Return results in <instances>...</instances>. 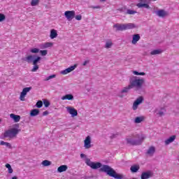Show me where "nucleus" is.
Segmentation results:
<instances>
[{"label": "nucleus", "mask_w": 179, "mask_h": 179, "mask_svg": "<svg viewBox=\"0 0 179 179\" xmlns=\"http://www.w3.org/2000/svg\"><path fill=\"white\" fill-rule=\"evenodd\" d=\"M41 164L44 166V167H48V166H51V161H48L47 159L43 160L41 163Z\"/></svg>", "instance_id": "a878e982"}, {"label": "nucleus", "mask_w": 179, "mask_h": 179, "mask_svg": "<svg viewBox=\"0 0 179 179\" xmlns=\"http://www.w3.org/2000/svg\"><path fill=\"white\" fill-rule=\"evenodd\" d=\"M138 106L139 105L136 102H134L132 107L133 110H138Z\"/></svg>", "instance_id": "37998d69"}, {"label": "nucleus", "mask_w": 179, "mask_h": 179, "mask_svg": "<svg viewBox=\"0 0 179 179\" xmlns=\"http://www.w3.org/2000/svg\"><path fill=\"white\" fill-rule=\"evenodd\" d=\"M137 7L138 8H145V9H150V6L148 3H138L136 5Z\"/></svg>", "instance_id": "5701e85b"}, {"label": "nucleus", "mask_w": 179, "mask_h": 179, "mask_svg": "<svg viewBox=\"0 0 179 179\" xmlns=\"http://www.w3.org/2000/svg\"><path fill=\"white\" fill-rule=\"evenodd\" d=\"M145 75H146V73H145V72H140V73H139V76H145Z\"/></svg>", "instance_id": "5fc2aeb1"}, {"label": "nucleus", "mask_w": 179, "mask_h": 179, "mask_svg": "<svg viewBox=\"0 0 179 179\" xmlns=\"http://www.w3.org/2000/svg\"><path fill=\"white\" fill-rule=\"evenodd\" d=\"M8 173L9 174H12V173H13V169L11 168L8 169Z\"/></svg>", "instance_id": "864d4df0"}, {"label": "nucleus", "mask_w": 179, "mask_h": 179, "mask_svg": "<svg viewBox=\"0 0 179 179\" xmlns=\"http://www.w3.org/2000/svg\"><path fill=\"white\" fill-rule=\"evenodd\" d=\"M22 61H24L28 64L32 63L33 65H37V64H38V62L41 61V57L36 55H30L26 57L22 58Z\"/></svg>", "instance_id": "20e7f679"}, {"label": "nucleus", "mask_w": 179, "mask_h": 179, "mask_svg": "<svg viewBox=\"0 0 179 179\" xmlns=\"http://www.w3.org/2000/svg\"><path fill=\"white\" fill-rule=\"evenodd\" d=\"M133 73H134V75H136L137 76H139L140 72H138V71H133Z\"/></svg>", "instance_id": "3c124183"}, {"label": "nucleus", "mask_w": 179, "mask_h": 179, "mask_svg": "<svg viewBox=\"0 0 179 179\" xmlns=\"http://www.w3.org/2000/svg\"><path fill=\"white\" fill-rule=\"evenodd\" d=\"M76 13H75V10H67L64 13V16L69 20V22H71L72 19H74Z\"/></svg>", "instance_id": "0eeeda50"}, {"label": "nucleus", "mask_w": 179, "mask_h": 179, "mask_svg": "<svg viewBox=\"0 0 179 179\" xmlns=\"http://www.w3.org/2000/svg\"><path fill=\"white\" fill-rule=\"evenodd\" d=\"M140 169H141V166H139V164H134L130 167V171L131 173H138Z\"/></svg>", "instance_id": "4468645a"}, {"label": "nucleus", "mask_w": 179, "mask_h": 179, "mask_svg": "<svg viewBox=\"0 0 179 179\" xmlns=\"http://www.w3.org/2000/svg\"><path fill=\"white\" fill-rule=\"evenodd\" d=\"M85 163L87 166H89L93 170H97L99 169L101 173H106L109 177H113L115 179H122L124 176L122 175L117 173L114 169L108 165H103L101 162H93L90 161V159L87 158Z\"/></svg>", "instance_id": "f257e3e1"}, {"label": "nucleus", "mask_w": 179, "mask_h": 179, "mask_svg": "<svg viewBox=\"0 0 179 179\" xmlns=\"http://www.w3.org/2000/svg\"><path fill=\"white\" fill-rule=\"evenodd\" d=\"M155 13L157 16H159V17H166L167 15H169L166 10L161 9L155 11Z\"/></svg>", "instance_id": "f8f14e48"}, {"label": "nucleus", "mask_w": 179, "mask_h": 179, "mask_svg": "<svg viewBox=\"0 0 179 179\" xmlns=\"http://www.w3.org/2000/svg\"><path fill=\"white\" fill-rule=\"evenodd\" d=\"M38 4V0H32L31 1V6H36Z\"/></svg>", "instance_id": "ea45409f"}, {"label": "nucleus", "mask_w": 179, "mask_h": 179, "mask_svg": "<svg viewBox=\"0 0 179 179\" xmlns=\"http://www.w3.org/2000/svg\"><path fill=\"white\" fill-rule=\"evenodd\" d=\"M30 52L32 54H38V52H40V49L34 48L30 50Z\"/></svg>", "instance_id": "72a5a7b5"}, {"label": "nucleus", "mask_w": 179, "mask_h": 179, "mask_svg": "<svg viewBox=\"0 0 179 179\" xmlns=\"http://www.w3.org/2000/svg\"><path fill=\"white\" fill-rule=\"evenodd\" d=\"M157 115H159V117H163V115H164V112L160 110L157 113Z\"/></svg>", "instance_id": "49530a36"}, {"label": "nucleus", "mask_w": 179, "mask_h": 179, "mask_svg": "<svg viewBox=\"0 0 179 179\" xmlns=\"http://www.w3.org/2000/svg\"><path fill=\"white\" fill-rule=\"evenodd\" d=\"M48 114H50V113L48 110H45L43 113V116L48 115Z\"/></svg>", "instance_id": "603ef678"}, {"label": "nucleus", "mask_w": 179, "mask_h": 179, "mask_svg": "<svg viewBox=\"0 0 179 179\" xmlns=\"http://www.w3.org/2000/svg\"><path fill=\"white\" fill-rule=\"evenodd\" d=\"M150 1H156V0H150Z\"/></svg>", "instance_id": "e2e57ef3"}, {"label": "nucleus", "mask_w": 179, "mask_h": 179, "mask_svg": "<svg viewBox=\"0 0 179 179\" xmlns=\"http://www.w3.org/2000/svg\"><path fill=\"white\" fill-rule=\"evenodd\" d=\"M117 136H118V133H116L115 134H112L110 136V139H115V138H117Z\"/></svg>", "instance_id": "c03bdc74"}, {"label": "nucleus", "mask_w": 179, "mask_h": 179, "mask_svg": "<svg viewBox=\"0 0 179 179\" xmlns=\"http://www.w3.org/2000/svg\"><path fill=\"white\" fill-rule=\"evenodd\" d=\"M38 65L37 64H34V66L31 69V72H37V71H38Z\"/></svg>", "instance_id": "e433bc0d"}, {"label": "nucleus", "mask_w": 179, "mask_h": 179, "mask_svg": "<svg viewBox=\"0 0 179 179\" xmlns=\"http://www.w3.org/2000/svg\"><path fill=\"white\" fill-rule=\"evenodd\" d=\"M44 106L47 108L48 107H50V104H51L48 100L45 99L43 101Z\"/></svg>", "instance_id": "58836bf2"}, {"label": "nucleus", "mask_w": 179, "mask_h": 179, "mask_svg": "<svg viewBox=\"0 0 179 179\" xmlns=\"http://www.w3.org/2000/svg\"><path fill=\"white\" fill-rule=\"evenodd\" d=\"M132 89V87L130 85V84L127 86L124 87L122 90H121V93L122 94H124V93H129V90Z\"/></svg>", "instance_id": "b1692460"}, {"label": "nucleus", "mask_w": 179, "mask_h": 179, "mask_svg": "<svg viewBox=\"0 0 179 179\" xmlns=\"http://www.w3.org/2000/svg\"><path fill=\"white\" fill-rule=\"evenodd\" d=\"M20 129L13 128L11 129L5 131L3 136L4 138H15L19 132H20Z\"/></svg>", "instance_id": "39448f33"}, {"label": "nucleus", "mask_w": 179, "mask_h": 179, "mask_svg": "<svg viewBox=\"0 0 179 179\" xmlns=\"http://www.w3.org/2000/svg\"><path fill=\"white\" fill-rule=\"evenodd\" d=\"M134 138L136 139L126 138L127 143H128V145H131V146H140V145L143 143V141L146 139V136H145L143 134H136L134 136Z\"/></svg>", "instance_id": "7ed1b4c3"}, {"label": "nucleus", "mask_w": 179, "mask_h": 179, "mask_svg": "<svg viewBox=\"0 0 179 179\" xmlns=\"http://www.w3.org/2000/svg\"><path fill=\"white\" fill-rule=\"evenodd\" d=\"M143 101V96H139L134 102L139 106V104H142Z\"/></svg>", "instance_id": "7c9ffc66"}, {"label": "nucleus", "mask_w": 179, "mask_h": 179, "mask_svg": "<svg viewBox=\"0 0 179 179\" xmlns=\"http://www.w3.org/2000/svg\"><path fill=\"white\" fill-rule=\"evenodd\" d=\"M144 118L143 117H136L134 120L135 124H141L142 121H143Z\"/></svg>", "instance_id": "bb28decb"}, {"label": "nucleus", "mask_w": 179, "mask_h": 179, "mask_svg": "<svg viewBox=\"0 0 179 179\" xmlns=\"http://www.w3.org/2000/svg\"><path fill=\"white\" fill-rule=\"evenodd\" d=\"M82 178H83V179H90V178H93V176H83Z\"/></svg>", "instance_id": "de8ad7c7"}, {"label": "nucleus", "mask_w": 179, "mask_h": 179, "mask_svg": "<svg viewBox=\"0 0 179 179\" xmlns=\"http://www.w3.org/2000/svg\"><path fill=\"white\" fill-rule=\"evenodd\" d=\"M76 66H78L76 64H74L73 66H71L70 67L66 69L65 70L62 71H61L62 75H67V73H71V72L76 69Z\"/></svg>", "instance_id": "9d476101"}, {"label": "nucleus", "mask_w": 179, "mask_h": 179, "mask_svg": "<svg viewBox=\"0 0 179 179\" xmlns=\"http://www.w3.org/2000/svg\"><path fill=\"white\" fill-rule=\"evenodd\" d=\"M56 77H57V75L52 74V75L49 76L48 77H47V78L45 79V81L50 80V79H54V78H56Z\"/></svg>", "instance_id": "4c0bfd02"}, {"label": "nucleus", "mask_w": 179, "mask_h": 179, "mask_svg": "<svg viewBox=\"0 0 179 179\" xmlns=\"http://www.w3.org/2000/svg\"><path fill=\"white\" fill-rule=\"evenodd\" d=\"M129 83L132 89L135 87L136 90H141L143 87V83H145V79L140 78L138 76H133L130 78Z\"/></svg>", "instance_id": "f03ea898"}, {"label": "nucleus", "mask_w": 179, "mask_h": 179, "mask_svg": "<svg viewBox=\"0 0 179 179\" xmlns=\"http://www.w3.org/2000/svg\"><path fill=\"white\" fill-rule=\"evenodd\" d=\"M80 157H81V159H85V158H86V155H85V154H80Z\"/></svg>", "instance_id": "6e6d98bb"}, {"label": "nucleus", "mask_w": 179, "mask_h": 179, "mask_svg": "<svg viewBox=\"0 0 179 179\" xmlns=\"http://www.w3.org/2000/svg\"><path fill=\"white\" fill-rule=\"evenodd\" d=\"M68 170L67 165H61L57 168V173H64V171H66Z\"/></svg>", "instance_id": "a211bd4d"}, {"label": "nucleus", "mask_w": 179, "mask_h": 179, "mask_svg": "<svg viewBox=\"0 0 179 179\" xmlns=\"http://www.w3.org/2000/svg\"><path fill=\"white\" fill-rule=\"evenodd\" d=\"M120 97H124V96L121 95Z\"/></svg>", "instance_id": "680f3d73"}, {"label": "nucleus", "mask_w": 179, "mask_h": 179, "mask_svg": "<svg viewBox=\"0 0 179 179\" xmlns=\"http://www.w3.org/2000/svg\"><path fill=\"white\" fill-rule=\"evenodd\" d=\"M31 89H33V87H28L22 90V92L20 93V100H21V101H24L26 100L24 97H26V96L27 95V93H29V92H30Z\"/></svg>", "instance_id": "423d86ee"}, {"label": "nucleus", "mask_w": 179, "mask_h": 179, "mask_svg": "<svg viewBox=\"0 0 179 179\" xmlns=\"http://www.w3.org/2000/svg\"><path fill=\"white\" fill-rule=\"evenodd\" d=\"M6 169H10L12 166H10V164H6Z\"/></svg>", "instance_id": "4d7b16f0"}, {"label": "nucleus", "mask_w": 179, "mask_h": 179, "mask_svg": "<svg viewBox=\"0 0 179 179\" xmlns=\"http://www.w3.org/2000/svg\"><path fill=\"white\" fill-rule=\"evenodd\" d=\"M0 145H5V146H6V148H8L9 149H10L12 148V145H10V143H9L8 142H5V141H1Z\"/></svg>", "instance_id": "cd10ccee"}, {"label": "nucleus", "mask_w": 179, "mask_h": 179, "mask_svg": "<svg viewBox=\"0 0 179 179\" xmlns=\"http://www.w3.org/2000/svg\"><path fill=\"white\" fill-rule=\"evenodd\" d=\"M153 177V173L151 171H147L141 173V179H148Z\"/></svg>", "instance_id": "9b49d317"}, {"label": "nucleus", "mask_w": 179, "mask_h": 179, "mask_svg": "<svg viewBox=\"0 0 179 179\" xmlns=\"http://www.w3.org/2000/svg\"><path fill=\"white\" fill-rule=\"evenodd\" d=\"M36 106L37 107V108H41V107H43V101H38L36 102Z\"/></svg>", "instance_id": "f704fd0d"}, {"label": "nucleus", "mask_w": 179, "mask_h": 179, "mask_svg": "<svg viewBox=\"0 0 179 179\" xmlns=\"http://www.w3.org/2000/svg\"><path fill=\"white\" fill-rule=\"evenodd\" d=\"M40 114V110L38 109H32L29 113L30 117H36Z\"/></svg>", "instance_id": "6ab92c4d"}, {"label": "nucleus", "mask_w": 179, "mask_h": 179, "mask_svg": "<svg viewBox=\"0 0 179 179\" xmlns=\"http://www.w3.org/2000/svg\"><path fill=\"white\" fill-rule=\"evenodd\" d=\"M116 29V31H124L125 29V24H116L113 26Z\"/></svg>", "instance_id": "ddd939ff"}, {"label": "nucleus", "mask_w": 179, "mask_h": 179, "mask_svg": "<svg viewBox=\"0 0 179 179\" xmlns=\"http://www.w3.org/2000/svg\"><path fill=\"white\" fill-rule=\"evenodd\" d=\"M143 101V96H139L134 102L139 106V104H142Z\"/></svg>", "instance_id": "c756f323"}, {"label": "nucleus", "mask_w": 179, "mask_h": 179, "mask_svg": "<svg viewBox=\"0 0 179 179\" xmlns=\"http://www.w3.org/2000/svg\"><path fill=\"white\" fill-rule=\"evenodd\" d=\"M91 8L92 9H100L101 7L100 6H92Z\"/></svg>", "instance_id": "09e8293b"}, {"label": "nucleus", "mask_w": 179, "mask_h": 179, "mask_svg": "<svg viewBox=\"0 0 179 179\" xmlns=\"http://www.w3.org/2000/svg\"><path fill=\"white\" fill-rule=\"evenodd\" d=\"M127 15H135V13H136V11L134 10H130V9H128L127 10V13H126Z\"/></svg>", "instance_id": "c9c22d12"}, {"label": "nucleus", "mask_w": 179, "mask_h": 179, "mask_svg": "<svg viewBox=\"0 0 179 179\" xmlns=\"http://www.w3.org/2000/svg\"><path fill=\"white\" fill-rule=\"evenodd\" d=\"M90 61L89 60H86L83 62V66H86L87 65V64H89Z\"/></svg>", "instance_id": "8fccbe9b"}, {"label": "nucleus", "mask_w": 179, "mask_h": 179, "mask_svg": "<svg viewBox=\"0 0 179 179\" xmlns=\"http://www.w3.org/2000/svg\"><path fill=\"white\" fill-rule=\"evenodd\" d=\"M141 40V35L139 34H136L133 35V39L131 41V44H136L138 41Z\"/></svg>", "instance_id": "2eb2a0df"}, {"label": "nucleus", "mask_w": 179, "mask_h": 179, "mask_svg": "<svg viewBox=\"0 0 179 179\" xmlns=\"http://www.w3.org/2000/svg\"><path fill=\"white\" fill-rule=\"evenodd\" d=\"M5 19H6V16L3 13H0V23L1 22H3Z\"/></svg>", "instance_id": "a19ab883"}, {"label": "nucleus", "mask_w": 179, "mask_h": 179, "mask_svg": "<svg viewBox=\"0 0 179 179\" xmlns=\"http://www.w3.org/2000/svg\"><path fill=\"white\" fill-rule=\"evenodd\" d=\"M140 2H141V3H142V2H146V0H140Z\"/></svg>", "instance_id": "13d9d810"}, {"label": "nucleus", "mask_w": 179, "mask_h": 179, "mask_svg": "<svg viewBox=\"0 0 179 179\" xmlns=\"http://www.w3.org/2000/svg\"><path fill=\"white\" fill-rule=\"evenodd\" d=\"M155 150H155V147H150V148L148 149L147 153H148V155H154Z\"/></svg>", "instance_id": "c85d7f7f"}, {"label": "nucleus", "mask_w": 179, "mask_h": 179, "mask_svg": "<svg viewBox=\"0 0 179 179\" xmlns=\"http://www.w3.org/2000/svg\"><path fill=\"white\" fill-rule=\"evenodd\" d=\"M174 141H176V136L173 135L165 141V145H170V143L174 142Z\"/></svg>", "instance_id": "aec40b11"}, {"label": "nucleus", "mask_w": 179, "mask_h": 179, "mask_svg": "<svg viewBox=\"0 0 179 179\" xmlns=\"http://www.w3.org/2000/svg\"><path fill=\"white\" fill-rule=\"evenodd\" d=\"M62 100H73V95L72 94H67L62 97Z\"/></svg>", "instance_id": "4be33fe9"}, {"label": "nucleus", "mask_w": 179, "mask_h": 179, "mask_svg": "<svg viewBox=\"0 0 179 179\" xmlns=\"http://www.w3.org/2000/svg\"><path fill=\"white\" fill-rule=\"evenodd\" d=\"M10 117L12 118L15 122H19L20 121V115H19L11 113L10 114Z\"/></svg>", "instance_id": "dca6fc26"}, {"label": "nucleus", "mask_w": 179, "mask_h": 179, "mask_svg": "<svg viewBox=\"0 0 179 179\" xmlns=\"http://www.w3.org/2000/svg\"><path fill=\"white\" fill-rule=\"evenodd\" d=\"M112 46H113V42H111L110 41H106L105 45L106 48H111Z\"/></svg>", "instance_id": "2f4dec72"}, {"label": "nucleus", "mask_w": 179, "mask_h": 179, "mask_svg": "<svg viewBox=\"0 0 179 179\" xmlns=\"http://www.w3.org/2000/svg\"><path fill=\"white\" fill-rule=\"evenodd\" d=\"M163 51L162 50L158 49V50H154L150 52L151 55H159V54H162Z\"/></svg>", "instance_id": "393cba45"}, {"label": "nucleus", "mask_w": 179, "mask_h": 179, "mask_svg": "<svg viewBox=\"0 0 179 179\" xmlns=\"http://www.w3.org/2000/svg\"><path fill=\"white\" fill-rule=\"evenodd\" d=\"M101 2H106V0H100Z\"/></svg>", "instance_id": "052dcab7"}, {"label": "nucleus", "mask_w": 179, "mask_h": 179, "mask_svg": "<svg viewBox=\"0 0 179 179\" xmlns=\"http://www.w3.org/2000/svg\"><path fill=\"white\" fill-rule=\"evenodd\" d=\"M43 48H48L49 47H52V43H45L42 45Z\"/></svg>", "instance_id": "473e14b6"}, {"label": "nucleus", "mask_w": 179, "mask_h": 179, "mask_svg": "<svg viewBox=\"0 0 179 179\" xmlns=\"http://www.w3.org/2000/svg\"><path fill=\"white\" fill-rule=\"evenodd\" d=\"M84 148L85 149H90L92 148V137L87 136L84 140Z\"/></svg>", "instance_id": "6e6552de"}, {"label": "nucleus", "mask_w": 179, "mask_h": 179, "mask_svg": "<svg viewBox=\"0 0 179 179\" xmlns=\"http://www.w3.org/2000/svg\"><path fill=\"white\" fill-rule=\"evenodd\" d=\"M40 54L42 55V57H45L47 54H48V50H40Z\"/></svg>", "instance_id": "79ce46f5"}, {"label": "nucleus", "mask_w": 179, "mask_h": 179, "mask_svg": "<svg viewBox=\"0 0 179 179\" xmlns=\"http://www.w3.org/2000/svg\"><path fill=\"white\" fill-rule=\"evenodd\" d=\"M67 112L70 113L71 117H77L78 116V110L75 109V108L71 106L66 107Z\"/></svg>", "instance_id": "1a4fd4ad"}, {"label": "nucleus", "mask_w": 179, "mask_h": 179, "mask_svg": "<svg viewBox=\"0 0 179 179\" xmlns=\"http://www.w3.org/2000/svg\"><path fill=\"white\" fill-rule=\"evenodd\" d=\"M50 37L52 40H54V38H57V37H58V33L57 32V30L51 29Z\"/></svg>", "instance_id": "f3484780"}, {"label": "nucleus", "mask_w": 179, "mask_h": 179, "mask_svg": "<svg viewBox=\"0 0 179 179\" xmlns=\"http://www.w3.org/2000/svg\"><path fill=\"white\" fill-rule=\"evenodd\" d=\"M124 27L126 30H129L131 29H135L136 25H135L134 23L124 24Z\"/></svg>", "instance_id": "412c9836"}, {"label": "nucleus", "mask_w": 179, "mask_h": 179, "mask_svg": "<svg viewBox=\"0 0 179 179\" xmlns=\"http://www.w3.org/2000/svg\"><path fill=\"white\" fill-rule=\"evenodd\" d=\"M74 17H76V20H82V15H76Z\"/></svg>", "instance_id": "a18cd8bd"}, {"label": "nucleus", "mask_w": 179, "mask_h": 179, "mask_svg": "<svg viewBox=\"0 0 179 179\" xmlns=\"http://www.w3.org/2000/svg\"><path fill=\"white\" fill-rule=\"evenodd\" d=\"M12 179H17V176H13L12 177Z\"/></svg>", "instance_id": "bf43d9fd"}]
</instances>
